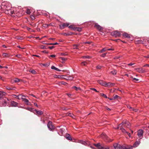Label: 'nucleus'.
Instances as JSON below:
<instances>
[{"instance_id": "nucleus-1", "label": "nucleus", "mask_w": 149, "mask_h": 149, "mask_svg": "<svg viewBox=\"0 0 149 149\" xmlns=\"http://www.w3.org/2000/svg\"><path fill=\"white\" fill-rule=\"evenodd\" d=\"M94 145L98 149H109V147L105 145L102 146L100 143L97 144H94Z\"/></svg>"}, {"instance_id": "nucleus-2", "label": "nucleus", "mask_w": 149, "mask_h": 149, "mask_svg": "<svg viewBox=\"0 0 149 149\" xmlns=\"http://www.w3.org/2000/svg\"><path fill=\"white\" fill-rule=\"evenodd\" d=\"M111 35L112 36L115 37H119L121 36L120 32L117 31L112 32L111 33Z\"/></svg>"}, {"instance_id": "nucleus-3", "label": "nucleus", "mask_w": 149, "mask_h": 149, "mask_svg": "<svg viewBox=\"0 0 149 149\" xmlns=\"http://www.w3.org/2000/svg\"><path fill=\"white\" fill-rule=\"evenodd\" d=\"M120 125L121 126H123L124 127L128 128L130 126V124L129 122L127 121H124L119 125Z\"/></svg>"}, {"instance_id": "nucleus-4", "label": "nucleus", "mask_w": 149, "mask_h": 149, "mask_svg": "<svg viewBox=\"0 0 149 149\" xmlns=\"http://www.w3.org/2000/svg\"><path fill=\"white\" fill-rule=\"evenodd\" d=\"M47 126L50 130H53L55 129V126L52 125V122L49 121L47 123Z\"/></svg>"}, {"instance_id": "nucleus-5", "label": "nucleus", "mask_w": 149, "mask_h": 149, "mask_svg": "<svg viewBox=\"0 0 149 149\" xmlns=\"http://www.w3.org/2000/svg\"><path fill=\"white\" fill-rule=\"evenodd\" d=\"M69 24L68 23H63L61 25H59L60 28L62 30L64 29L65 27H67L69 25Z\"/></svg>"}, {"instance_id": "nucleus-6", "label": "nucleus", "mask_w": 149, "mask_h": 149, "mask_svg": "<svg viewBox=\"0 0 149 149\" xmlns=\"http://www.w3.org/2000/svg\"><path fill=\"white\" fill-rule=\"evenodd\" d=\"M143 131L142 130H139L138 131L137 135L140 138V139L142 138L143 136Z\"/></svg>"}, {"instance_id": "nucleus-7", "label": "nucleus", "mask_w": 149, "mask_h": 149, "mask_svg": "<svg viewBox=\"0 0 149 149\" xmlns=\"http://www.w3.org/2000/svg\"><path fill=\"white\" fill-rule=\"evenodd\" d=\"M113 146L115 149H122V146L118 143L114 144Z\"/></svg>"}, {"instance_id": "nucleus-8", "label": "nucleus", "mask_w": 149, "mask_h": 149, "mask_svg": "<svg viewBox=\"0 0 149 149\" xmlns=\"http://www.w3.org/2000/svg\"><path fill=\"white\" fill-rule=\"evenodd\" d=\"M94 27L98 29L100 31H101L103 30V28L97 23H95L94 25Z\"/></svg>"}, {"instance_id": "nucleus-9", "label": "nucleus", "mask_w": 149, "mask_h": 149, "mask_svg": "<svg viewBox=\"0 0 149 149\" xmlns=\"http://www.w3.org/2000/svg\"><path fill=\"white\" fill-rule=\"evenodd\" d=\"M137 71L140 73H143L145 72V71L143 70V68H136Z\"/></svg>"}, {"instance_id": "nucleus-10", "label": "nucleus", "mask_w": 149, "mask_h": 149, "mask_svg": "<svg viewBox=\"0 0 149 149\" xmlns=\"http://www.w3.org/2000/svg\"><path fill=\"white\" fill-rule=\"evenodd\" d=\"M133 147L131 146L127 145V146H122V149H132Z\"/></svg>"}, {"instance_id": "nucleus-11", "label": "nucleus", "mask_w": 149, "mask_h": 149, "mask_svg": "<svg viewBox=\"0 0 149 149\" xmlns=\"http://www.w3.org/2000/svg\"><path fill=\"white\" fill-rule=\"evenodd\" d=\"M140 141H136L134 144L133 145V146H132L133 147H137L140 143Z\"/></svg>"}, {"instance_id": "nucleus-12", "label": "nucleus", "mask_w": 149, "mask_h": 149, "mask_svg": "<svg viewBox=\"0 0 149 149\" xmlns=\"http://www.w3.org/2000/svg\"><path fill=\"white\" fill-rule=\"evenodd\" d=\"M65 136L66 138L68 140H71L72 139L70 135L68 134H67Z\"/></svg>"}, {"instance_id": "nucleus-13", "label": "nucleus", "mask_w": 149, "mask_h": 149, "mask_svg": "<svg viewBox=\"0 0 149 149\" xmlns=\"http://www.w3.org/2000/svg\"><path fill=\"white\" fill-rule=\"evenodd\" d=\"M11 105L13 107H16L18 105V103L14 101H12L11 102Z\"/></svg>"}, {"instance_id": "nucleus-14", "label": "nucleus", "mask_w": 149, "mask_h": 149, "mask_svg": "<svg viewBox=\"0 0 149 149\" xmlns=\"http://www.w3.org/2000/svg\"><path fill=\"white\" fill-rule=\"evenodd\" d=\"M34 111L38 115H41L43 113V112L42 111H38L36 109H35Z\"/></svg>"}, {"instance_id": "nucleus-15", "label": "nucleus", "mask_w": 149, "mask_h": 149, "mask_svg": "<svg viewBox=\"0 0 149 149\" xmlns=\"http://www.w3.org/2000/svg\"><path fill=\"white\" fill-rule=\"evenodd\" d=\"M123 36L125 38H130V35L126 33H125L123 34Z\"/></svg>"}, {"instance_id": "nucleus-16", "label": "nucleus", "mask_w": 149, "mask_h": 149, "mask_svg": "<svg viewBox=\"0 0 149 149\" xmlns=\"http://www.w3.org/2000/svg\"><path fill=\"white\" fill-rule=\"evenodd\" d=\"M6 93L4 92H0V98L2 97L5 95Z\"/></svg>"}, {"instance_id": "nucleus-17", "label": "nucleus", "mask_w": 149, "mask_h": 149, "mask_svg": "<svg viewBox=\"0 0 149 149\" xmlns=\"http://www.w3.org/2000/svg\"><path fill=\"white\" fill-rule=\"evenodd\" d=\"M19 81V79L17 78H15L11 80V82L13 83V82H17Z\"/></svg>"}, {"instance_id": "nucleus-18", "label": "nucleus", "mask_w": 149, "mask_h": 149, "mask_svg": "<svg viewBox=\"0 0 149 149\" xmlns=\"http://www.w3.org/2000/svg\"><path fill=\"white\" fill-rule=\"evenodd\" d=\"M124 127L122 126V127L120 128V129L121 130L122 132H123L125 134L126 133V132L127 131H126L123 128Z\"/></svg>"}, {"instance_id": "nucleus-19", "label": "nucleus", "mask_w": 149, "mask_h": 149, "mask_svg": "<svg viewBox=\"0 0 149 149\" xmlns=\"http://www.w3.org/2000/svg\"><path fill=\"white\" fill-rule=\"evenodd\" d=\"M117 72V70L115 69H113L112 71L110 72V73L113 75H115L116 74Z\"/></svg>"}, {"instance_id": "nucleus-20", "label": "nucleus", "mask_w": 149, "mask_h": 149, "mask_svg": "<svg viewBox=\"0 0 149 149\" xmlns=\"http://www.w3.org/2000/svg\"><path fill=\"white\" fill-rule=\"evenodd\" d=\"M51 69H52L58 71H61V70H60L58 68L55 67V66H53L51 67Z\"/></svg>"}, {"instance_id": "nucleus-21", "label": "nucleus", "mask_w": 149, "mask_h": 149, "mask_svg": "<svg viewBox=\"0 0 149 149\" xmlns=\"http://www.w3.org/2000/svg\"><path fill=\"white\" fill-rule=\"evenodd\" d=\"M98 82L102 85L104 86L105 84V82L102 80L99 81Z\"/></svg>"}, {"instance_id": "nucleus-22", "label": "nucleus", "mask_w": 149, "mask_h": 149, "mask_svg": "<svg viewBox=\"0 0 149 149\" xmlns=\"http://www.w3.org/2000/svg\"><path fill=\"white\" fill-rule=\"evenodd\" d=\"M26 109L31 112H33L34 110V109L31 107H27Z\"/></svg>"}, {"instance_id": "nucleus-23", "label": "nucleus", "mask_w": 149, "mask_h": 149, "mask_svg": "<svg viewBox=\"0 0 149 149\" xmlns=\"http://www.w3.org/2000/svg\"><path fill=\"white\" fill-rule=\"evenodd\" d=\"M22 101L24 102V103L25 104H26L27 102H29V100H28L25 98H22Z\"/></svg>"}, {"instance_id": "nucleus-24", "label": "nucleus", "mask_w": 149, "mask_h": 149, "mask_svg": "<svg viewBox=\"0 0 149 149\" xmlns=\"http://www.w3.org/2000/svg\"><path fill=\"white\" fill-rule=\"evenodd\" d=\"M72 88L74 89L77 91L80 90L81 88L79 87H77L76 86H74L72 87Z\"/></svg>"}, {"instance_id": "nucleus-25", "label": "nucleus", "mask_w": 149, "mask_h": 149, "mask_svg": "<svg viewBox=\"0 0 149 149\" xmlns=\"http://www.w3.org/2000/svg\"><path fill=\"white\" fill-rule=\"evenodd\" d=\"M130 111H134L135 112H136L137 111L138 109H135L134 108H132L131 107H130Z\"/></svg>"}, {"instance_id": "nucleus-26", "label": "nucleus", "mask_w": 149, "mask_h": 149, "mask_svg": "<svg viewBox=\"0 0 149 149\" xmlns=\"http://www.w3.org/2000/svg\"><path fill=\"white\" fill-rule=\"evenodd\" d=\"M29 71L33 74H35L36 73V72L34 70H30Z\"/></svg>"}, {"instance_id": "nucleus-27", "label": "nucleus", "mask_w": 149, "mask_h": 149, "mask_svg": "<svg viewBox=\"0 0 149 149\" xmlns=\"http://www.w3.org/2000/svg\"><path fill=\"white\" fill-rule=\"evenodd\" d=\"M60 58L61 59L62 61H63V62H65L67 60V58L63 57H60Z\"/></svg>"}, {"instance_id": "nucleus-28", "label": "nucleus", "mask_w": 149, "mask_h": 149, "mask_svg": "<svg viewBox=\"0 0 149 149\" xmlns=\"http://www.w3.org/2000/svg\"><path fill=\"white\" fill-rule=\"evenodd\" d=\"M73 33L72 32H70V33H63V35H66V36H69V35H72Z\"/></svg>"}, {"instance_id": "nucleus-29", "label": "nucleus", "mask_w": 149, "mask_h": 149, "mask_svg": "<svg viewBox=\"0 0 149 149\" xmlns=\"http://www.w3.org/2000/svg\"><path fill=\"white\" fill-rule=\"evenodd\" d=\"M2 55L3 57H7L8 56V54L6 53H3Z\"/></svg>"}, {"instance_id": "nucleus-30", "label": "nucleus", "mask_w": 149, "mask_h": 149, "mask_svg": "<svg viewBox=\"0 0 149 149\" xmlns=\"http://www.w3.org/2000/svg\"><path fill=\"white\" fill-rule=\"evenodd\" d=\"M107 50V48H103L102 50L99 51L100 53H102L103 52Z\"/></svg>"}, {"instance_id": "nucleus-31", "label": "nucleus", "mask_w": 149, "mask_h": 149, "mask_svg": "<svg viewBox=\"0 0 149 149\" xmlns=\"http://www.w3.org/2000/svg\"><path fill=\"white\" fill-rule=\"evenodd\" d=\"M100 94L101 95V96H102L104 98H107V96H106V95H105L104 93H100Z\"/></svg>"}, {"instance_id": "nucleus-32", "label": "nucleus", "mask_w": 149, "mask_h": 149, "mask_svg": "<svg viewBox=\"0 0 149 149\" xmlns=\"http://www.w3.org/2000/svg\"><path fill=\"white\" fill-rule=\"evenodd\" d=\"M125 135H128L130 137H131V135L130 133L128 132H126V133H125Z\"/></svg>"}, {"instance_id": "nucleus-33", "label": "nucleus", "mask_w": 149, "mask_h": 149, "mask_svg": "<svg viewBox=\"0 0 149 149\" xmlns=\"http://www.w3.org/2000/svg\"><path fill=\"white\" fill-rule=\"evenodd\" d=\"M82 57L83 58H91V57H90L89 56H83Z\"/></svg>"}, {"instance_id": "nucleus-34", "label": "nucleus", "mask_w": 149, "mask_h": 149, "mask_svg": "<svg viewBox=\"0 0 149 149\" xmlns=\"http://www.w3.org/2000/svg\"><path fill=\"white\" fill-rule=\"evenodd\" d=\"M26 13L27 14H30V13H31V12L30 11V9H27V10H26Z\"/></svg>"}, {"instance_id": "nucleus-35", "label": "nucleus", "mask_w": 149, "mask_h": 149, "mask_svg": "<svg viewBox=\"0 0 149 149\" xmlns=\"http://www.w3.org/2000/svg\"><path fill=\"white\" fill-rule=\"evenodd\" d=\"M21 96V99H22V98H25V96H24V95H22L21 94H19V97Z\"/></svg>"}, {"instance_id": "nucleus-36", "label": "nucleus", "mask_w": 149, "mask_h": 149, "mask_svg": "<svg viewBox=\"0 0 149 149\" xmlns=\"http://www.w3.org/2000/svg\"><path fill=\"white\" fill-rule=\"evenodd\" d=\"M131 78L133 79V81H137L139 80V79L136 78H134L132 76H131Z\"/></svg>"}, {"instance_id": "nucleus-37", "label": "nucleus", "mask_w": 149, "mask_h": 149, "mask_svg": "<svg viewBox=\"0 0 149 149\" xmlns=\"http://www.w3.org/2000/svg\"><path fill=\"white\" fill-rule=\"evenodd\" d=\"M118 97H119V96H118L117 95H114L113 98V99H115L118 98Z\"/></svg>"}, {"instance_id": "nucleus-38", "label": "nucleus", "mask_w": 149, "mask_h": 149, "mask_svg": "<svg viewBox=\"0 0 149 149\" xmlns=\"http://www.w3.org/2000/svg\"><path fill=\"white\" fill-rule=\"evenodd\" d=\"M82 30V29L81 28L77 27V31H81Z\"/></svg>"}, {"instance_id": "nucleus-39", "label": "nucleus", "mask_w": 149, "mask_h": 149, "mask_svg": "<svg viewBox=\"0 0 149 149\" xmlns=\"http://www.w3.org/2000/svg\"><path fill=\"white\" fill-rule=\"evenodd\" d=\"M102 67V66L100 65H98L96 66V68L97 69H100Z\"/></svg>"}, {"instance_id": "nucleus-40", "label": "nucleus", "mask_w": 149, "mask_h": 149, "mask_svg": "<svg viewBox=\"0 0 149 149\" xmlns=\"http://www.w3.org/2000/svg\"><path fill=\"white\" fill-rule=\"evenodd\" d=\"M81 143L85 145H86L87 144V143H86V142L84 141H81Z\"/></svg>"}, {"instance_id": "nucleus-41", "label": "nucleus", "mask_w": 149, "mask_h": 149, "mask_svg": "<svg viewBox=\"0 0 149 149\" xmlns=\"http://www.w3.org/2000/svg\"><path fill=\"white\" fill-rule=\"evenodd\" d=\"M30 17L32 20H34L35 19V18L34 16L31 15L30 16Z\"/></svg>"}, {"instance_id": "nucleus-42", "label": "nucleus", "mask_w": 149, "mask_h": 149, "mask_svg": "<svg viewBox=\"0 0 149 149\" xmlns=\"http://www.w3.org/2000/svg\"><path fill=\"white\" fill-rule=\"evenodd\" d=\"M49 25H48L47 24H45L43 25V26L44 27L47 28L48 27V26Z\"/></svg>"}, {"instance_id": "nucleus-43", "label": "nucleus", "mask_w": 149, "mask_h": 149, "mask_svg": "<svg viewBox=\"0 0 149 149\" xmlns=\"http://www.w3.org/2000/svg\"><path fill=\"white\" fill-rule=\"evenodd\" d=\"M82 64L84 65H86L87 64V63L86 61H84L82 62Z\"/></svg>"}, {"instance_id": "nucleus-44", "label": "nucleus", "mask_w": 149, "mask_h": 149, "mask_svg": "<svg viewBox=\"0 0 149 149\" xmlns=\"http://www.w3.org/2000/svg\"><path fill=\"white\" fill-rule=\"evenodd\" d=\"M106 54H107L106 53H104V54H102L100 56L102 57H104L106 56Z\"/></svg>"}, {"instance_id": "nucleus-45", "label": "nucleus", "mask_w": 149, "mask_h": 149, "mask_svg": "<svg viewBox=\"0 0 149 149\" xmlns=\"http://www.w3.org/2000/svg\"><path fill=\"white\" fill-rule=\"evenodd\" d=\"M91 89L93 90V91L96 92H99L97 91L94 88H91Z\"/></svg>"}, {"instance_id": "nucleus-46", "label": "nucleus", "mask_w": 149, "mask_h": 149, "mask_svg": "<svg viewBox=\"0 0 149 149\" xmlns=\"http://www.w3.org/2000/svg\"><path fill=\"white\" fill-rule=\"evenodd\" d=\"M74 27L72 25H70L68 26V28L70 29H73Z\"/></svg>"}, {"instance_id": "nucleus-47", "label": "nucleus", "mask_w": 149, "mask_h": 149, "mask_svg": "<svg viewBox=\"0 0 149 149\" xmlns=\"http://www.w3.org/2000/svg\"><path fill=\"white\" fill-rule=\"evenodd\" d=\"M34 105H35V106L37 107H38V108L40 107V106H38L37 104L36 103H34Z\"/></svg>"}, {"instance_id": "nucleus-48", "label": "nucleus", "mask_w": 149, "mask_h": 149, "mask_svg": "<svg viewBox=\"0 0 149 149\" xmlns=\"http://www.w3.org/2000/svg\"><path fill=\"white\" fill-rule=\"evenodd\" d=\"M19 51H22V49H25L24 48H22L20 46H19Z\"/></svg>"}, {"instance_id": "nucleus-49", "label": "nucleus", "mask_w": 149, "mask_h": 149, "mask_svg": "<svg viewBox=\"0 0 149 149\" xmlns=\"http://www.w3.org/2000/svg\"><path fill=\"white\" fill-rule=\"evenodd\" d=\"M68 116H69L70 117H73L72 116V115H72L71 113H69L68 114Z\"/></svg>"}, {"instance_id": "nucleus-50", "label": "nucleus", "mask_w": 149, "mask_h": 149, "mask_svg": "<svg viewBox=\"0 0 149 149\" xmlns=\"http://www.w3.org/2000/svg\"><path fill=\"white\" fill-rule=\"evenodd\" d=\"M49 56L52 58H54L56 57V55L54 54H53L50 56Z\"/></svg>"}, {"instance_id": "nucleus-51", "label": "nucleus", "mask_w": 149, "mask_h": 149, "mask_svg": "<svg viewBox=\"0 0 149 149\" xmlns=\"http://www.w3.org/2000/svg\"><path fill=\"white\" fill-rule=\"evenodd\" d=\"M26 104L27 105H29L31 106L32 105V104H31V102H27Z\"/></svg>"}, {"instance_id": "nucleus-52", "label": "nucleus", "mask_w": 149, "mask_h": 149, "mask_svg": "<svg viewBox=\"0 0 149 149\" xmlns=\"http://www.w3.org/2000/svg\"><path fill=\"white\" fill-rule=\"evenodd\" d=\"M48 47L50 49H52L54 47V46H49V47Z\"/></svg>"}, {"instance_id": "nucleus-53", "label": "nucleus", "mask_w": 149, "mask_h": 149, "mask_svg": "<svg viewBox=\"0 0 149 149\" xmlns=\"http://www.w3.org/2000/svg\"><path fill=\"white\" fill-rule=\"evenodd\" d=\"M73 77H68V79L69 80H71L72 79Z\"/></svg>"}, {"instance_id": "nucleus-54", "label": "nucleus", "mask_w": 149, "mask_h": 149, "mask_svg": "<svg viewBox=\"0 0 149 149\" xmlns=\"http://www.w3.org/2000/svg\"><path fill=\"white\" fill-rule=\"evenodd\" d=\"M62 110H66L68 109L67 108H65L64 107H63L62 108Z\"/></svg>"}, {"instance_id": "nucleus-55", "label": "nucleus", "mask_w": 149, "mask_h": 149, "mask_svg": "<svg viewBox=\"0 0 149 149\" xmlns=\"http://www.w3.org/2000/svg\"><path fill=\"white\" fill-rule=\"evenodd\" d=\"M43 66H46V67L48 66H49V65L48 64H43Z\"/></svg>"}, {"instance_id": "nucleus-56", "label": "nucleus", "mask_w": 149, "mask_h": 149, "mask_svg": "<svg viewBox=\"0 0 149 149\" xmlns=\"http://www.w3.org/2000/svg\"><path fill=\"white\" fill-rule=\"evenodd\" d=\"M77 27H73V30H74V31H77Z\"/></svg>"}, {"instance_id": "nucleus-57", "label": "nucleus", "mask_w": 149, "mask_h": 149, "mask_svg": "<svg viewBox=\"0 0 149 149\" xmlns=\"http://www.w3.org/2000/svg\"><path fill=\"white\" fill-rule=\"evenodd\" d=\"M107 50H109V51L113 50V49H112V48H110V49H107Z\"/></svg>"}, {"instance_id": "nucleus-58", "label": "nucleus", "mask_w": 149, "mask_h": 149, "mask_svg": "<svg viewBox=\"0 0 149 149\" xmlns=\"http://www.w3.org/2000/svg\"><path fill=\"white\" fill-rule=\"evenodd\" d=\"M143 67H149V65L148 64H146L143 66Z\"/></svg>"}, {"instance_id": "nucleus-59", "label": "nucleus", "mask_w": 149, "mask_h": 149, "mask_svg": "<svg viewBox=\"0 0 149 149\" xmlns=\"http://www.w3.org/2000/svg\"><path fill=\"white\" fill-rule=\"evenodd\" d=\"M7 88L8 89H9V90L12 89V88L11 87H7Z\"/></svg>"}, {"instance_id": "nucleus-60", "label": "nucleus", "mask_w": 149, "mask_h": 149, "mask_svg": "<svg viewBox=\"0 0 149 149\" xmlns=\"http://www.w3.org/2000/svg\"><path fill=\"white\" fill-rule=\"evenodd\" d=\"M111 83H108V84H107V86H111Z\"/></svg>"}, {"instance_id": "nucleus-61", "label": "nucleus", "mask_w": 149, "mask_h": 149, "mask_svg": "<svg viewBox=\"0 0 149 149\" xmlns=\"http://www.w3.org/2000/svg\"><path fill=\"white\" fill-rule=\"evenodd\" d=\"M67 95L69 97H70V96L71 95V94H69V93H67Z\"/></svg>"}, {"instance_id": "nucleus-62", "label": "nucleus", "mask_w": 149, "mask_h": 149, "mask_svg": "<svg viewBox=\"0 0 149 149\" xmlns=\"http://www.w3.org/2000/svg\"><path fill=\"white\" fill-rule=\"evenodd\" d=\"M134 64H133L132 63H130L128 64V65H133Z\"/></svg>"}, {"instance_id": "nucleus-63", "label": "nucleus", "mask_w": 149, "mask_h": 149, "mask_svg": "<svg viewBox=\"0 0 149 149\" xmlns=\"http://www.w3.org/2000/svg\"><path fill=\"white\" fill-rule=\"evenodd\" d=\"M122 127V126H121V125H118V127H117V129H118L119 128V127H120L121 128Z\"/></svg>"}, {"instance_id": "nucleus-64", "label": "nucleus", "mask_w": 149, "mask_h": 149, "mask_svg": "<svg viewBox=\"0 0 149 149\" xmlns=\"http://www.w3.org/2000/svg\"><path fill=\"white\" fill-rule=\"evenodd\" d=\"M66 54H65L64 53H61V55H62V56H65V55Z\"/></svg>"}]
</instances>
